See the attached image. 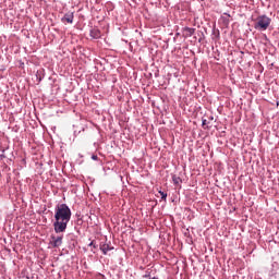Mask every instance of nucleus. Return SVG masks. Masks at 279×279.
<instances>
[{"label": "nucleus", "mask_w": 279, "mask_h": 279, "mask_svg": "<svg viewBox=\"0 0 279 279\" xmlns=\"http://www.w3.org/2000/svg\"><path fill=\"white\" fill-rule=\"evenodd\" d=\"M71 221V208L66 204L58 205L54 209L53 228L57 234L66 231V226Z\"/></svg>", "instance_id": "1"}, {"label": "nucleus", "mask_w": 279, "mask_h": 279, "mask_svg": "<svg viewBox=\"0 0 279 279\" xmlns=\"http://www.w3.org/2000/svg\"><path fill=\"white\" fill-rule=\"evenodd\" d=\"M269 25H271V19L267 15H262L256 19L254 27L258 29V32H265Z\"/></svg>", "instance_id": "2"}, {"label": "nucleus", "mask_w": 279, "mask_h": 279, "mask_svg": "<svg viewBox=\"0 0 279 279\" xmlns=\"http://www.w3.org/2000/svg\"><path fill=\"white\" fill-rule=\"evenodd\" d=\"M62 235H51L50 244L52 245V247H60V245H62Z\"/></svg>", "instance_id": "3"}, {"label": "nucleus", "mask_w": 279, "mask_h": 279, "mask_svg": "<svg viewBox=\"0 0 279 279\" xmlns=\"http://www.w3.org/2000/svg\"><path fill=\"white\" fill-rule=\"evenodd\" d=\"M73 19H74L73 13H66L63 16L62 21L65 23H73Z\"/></svg>", "instance_id": "4"}, {"label": "nucleus", "mask_w": 279, "mask_h": 279, "mask_svg": "<svg viewBox=\"0 0 279 279\" xmlns=\"http://www.w3.org/2000/svg\"><path fill=\"white\" fill-rule=\"evenodd\" d=\"M100 250L104 254H108V252H110V250H112V247H110V244H101Z\"/></svg>", "instance_id": "5"}, {"label": "nucleus", "mask_w": 279, "mask_h": 279, "mask_svg": "<svg viewBox=\"0 0 279 279\" xmlns=\"http://www.w3.org/2000/svg\"><path fill=\"white\" fill-rule=\"evenodd\" d=\"M184 32H185L186 36H193V34H195V28L185 27Z\"/></svg>", "instance_id": "6"}, {"label": "nucleus", "mask_w": 279, "mask_h": 279, "mask_svg": "<svg viewBox=\"0 0 279 279\" xmlns=\"http://www.w3.org/2000/svg\"><path fill=\"white\" fill-rule=\"evenodd\" d=\"M92 36H93V38H99V36H100L99 31H92Z\"/></svg>", "instance_id": "7"}, {"label": "nucleus", "mask_w": 279, "mask_h": 279, "mask_svg": "<svg viewBox=\"0 0 279 279\" xmlns=\"http://www.w3.org/2000/svg\"><path fill=\"white\" fill-rule=\"evenodd\" d=\"M159 194L161 196V199H167V193L159 191Z\"/></svg>", "instance_id": "8"}, {"label": "nucleus", "mask_w": 279, "mask_h": 279, "mask_svg": "<svg viewBox=\"0 0 279 279\" xmlns=\"http://www.w3.org/2000/svg\"><path fill=\"white\" fill-rule=\"evenodd\" d=\"M180 179H178V178H173V182H174V184H178V181H179Z\"/></svg>", "instance_id": "9"}, {"label": "nucleus", "mask_w": 279, "mask_h": 279, "mask_svg": "<svg viewBox=\"0 0 279 279\" xmlns=\"http://www.w3.org/2000/svg\"><path fill=\"white\" fill-rule=\"evenodd\" d=\"M97 158H98L97 155H93V156H92V159H93V160H97Z\"/></svg>", "instance_id": "10"}, {"label": "nucleus", "mask_w": 279, "mask_h": 279, "mask_svg": "<svg viewBox=\"0 0 279 279\" xmlns=\"http://www.w3.org/2000/svg\"><path fill=\"white\" fill-rule=\"evenodd\" d=\"M203 125H206V120L203 121Z\"/></svg>", "instance_id": "11"}]
</instances>
